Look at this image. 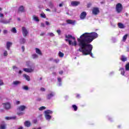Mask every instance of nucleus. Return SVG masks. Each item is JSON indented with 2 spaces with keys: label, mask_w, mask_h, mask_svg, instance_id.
<instances>
[{
  "label": "nucleus",
  "mask_w": 129,
  "mask_h": 129,
  "mask_svg": "<svg viewBox=\"0 0 129 129\" xmlns=\"http://www.w3.org/2000/svg\"><path fill=\"white\" fill-rule=\"evenodd\" d=\"M98 37V34L96 32H86L81 35L80 38L77 39L78 46H80L78 50L79 52L85 56L91 55V56L93 57V54L92 53L93 46L90 43Z\"/></svg>",
  "instance_id": "obj_1"
},
{
  "label": "nucleus",
  "mask_w": 129,
  "mask_h": 129,
  "mask_svg": "<svg viewBox=\"0 0 129 129\" xmlns=\"http://www.w3.org/2000/svg\"><path fill=\"white\" fill-rule=\"evenodd\" d=\"M116 11L118 14H120V13H121L122 12V9H123V7H122V5L120 3H118L116 5Z\"/></svg>",
  "instance_id": "obj_2"
},
{
  "label": "nucleus",
  "mask_w": 129,
  "mask_h": 129,
  "mask_svg": "<svg viewBox=\"0 0 129 129\" xmlns=\"http://www.w3.org/2000/svg\"><path fill=\"white\" fill-rule=\"evenodd\" d=\"M65 37L66 39H73L74 40V43L73 45L74 46H77V42H76V39L75 38V37L73 36L72 35L69 34V35H66Z\"/></svg>",
  "instance_id": "obj_3"
},
{
  "label": "nucleus",
  "mask_w": 129,
  "mask_h": 129,
  "mask_svg": "<svg viewBox=\"0 0 129 129\" xmlns=\"http://www.w3.org/2000/svg\"><path fill=\"white\" fill-rule=\"evenodd\" d=\"M92 14L93 15H94L95 16H97V15H98L100 11H99V8L97 7H94L92 9Z\"/></svg>",
  "instance_id": "obj_4"
},
{
  "label": "nucleus",
  "mask_w": 129,
  "mask_h": 129,
  "mask_svg": "<svg viewBox=\"0 0 129 129\" xmlns=\"http://www.w3.org/2000/svg\"><path fill=\"white\" fill-rule=\"evenodd\" d=\"M22 34L24 37H27V36H28V34H29V32L28 31L26 27H23L22 28Z\"/></svg>",
  "instance_id": "obj_5"
},
{
  "label": "nucleus",
  "mask_w": 129,
  "mask_h": 129,
  "mask_svg": "<svg viewBox=\"0 0 129 129\" xmlns=\"http://www.w3.org/2000/svg\"><path fill=\"white\" fill-rule=\"evenodd\" d=\"M25 12H26V11L25 10V7H24L23 6H21L18 8L17 13H25Z\"/></svg>",
  "instance_id": "obj_6"
},
{
  "label": "nucleus",
  "mask_w": 129,
  "mask_h": 129,
  "mask_svg": "<svg viewBox=\"0 0 129 129\" xmlns=\"http://www.w3.org/2000/svg\"><path fill=\"white\" fill-rule=\"evenodd\" d=\"M3 105L5 109H10L11 108V104L9 102L3 103Z\"/></svg>",
  "instance_id": "obj_7"
},
{
  "label": "nucleus",
  "mask_w": 129,
  "mask_h": 129,
  "mask_svg": "<svg viewBox=\"0 0 129 129\" xmlns=\"http://www.w3.org/2000/svg\"><path fill=\"white\" fill-rule=\"evenodd\" d=\"M87 15V13L86 12H83L80 16V18L81 20H84L85 18H86V16Z\"/></svg>",
  "instance_id": "obj_8"
},
{
  "label": "nucleus",
  "mask_w": 129,
  "mask_h": 129,
  "mask_svg": "<svg viewBox=\"0 0 129 129\" xmlns=\"http://www.w3.org/2000/svg\"><path fill=\"white\" fill-rule=\"evenodd\" d=\"M71 5L72 7H77L79 5H80V2L77 1H72L71 3Z\"/></svg>",
  "instance_id": "obj_9"
},
{
  "label": "nucleus",
  "mask_w": 129,
  "mask_h": 129,
  "mask_svg": "<svg viewBox=\"0 0 129 129\" xmlns=\"http://www.w3.org/2000/svg\"><path fill=\"white\" fill-rule=\"evenodd\" d=\"M7 124L4 121H3L0 124V129H6Z\"/></svg>",
  "instance_id": "obj_10"
},
{
  "label": "nucleus",
  "mask_w": 129,
  "mask_h": 129,
  "mask_svg": "<svg viewBox=\"0 0 129 129\" xmlns=\"http://www.w3.org/2000/svg\"><path fill=\"white\" fill-rule=\"evenodd\" d=\"M26 108H27V107H26V106H25V105H21V106H20L17 108V110H18L19 111H24V110H25V109Z\"/></svg>",
  "instance_id": "obj_11"
},
{
  "label": "nucleus",
  "mask_w": 129,
  "mask_h": 129,
  "mask_svg": "<svg viewBox=\"0 0 129 129\" xmlns=\"http://www.w3.org/2000/svg\"><path fill=\"white\" fill-rule=\"evenodd\" d=\"M24 125L26 127H30V126L32 125V123H31V121H30L29 120H26L24 122Z\"/></svg>",
  "instance_id": "obj_12"
},
{
  "label": "nucleus",
  "mask_w": 129,
  "mask_h": 129,
  "mask_svg": "<svg viewBox=\"0 0 129 129\" xmlns=\"http://www.w3.org/2000/svg\"><path fill=\"white\" fill-rule=\"evenodd\" d=\"M24 71L25 72H27V73H31L34 71V70L32 69H28V68H24L23 69Z\"/></svg>",
  "instance_id": "obj_13"
},
{
  "label": "nucleus",
  "mask_w": 129,
  "mask_h": 129,
  "mask_svg": "<svg viewBox=\"0 0 129 129\" xmlns=\"http://www.w3.org/2000/svg\"><path fill=\"white\" fill-rule=\"evenodd\" d=\"M35 50L36 54H38V55H40V56H42V55H43V53H42V51H41V50H40V49L36 48Z\"/></svg>",
  "instance_id": "obj_14"
},
{
  "label": "nucleus",
  "mask_w": 129,
  "mask_h": 129,
  "mask_svg": "<svg viewBox=\"0 0 129 129\" xmlns=\"http://www.w3.org/2000/svg\"><path fill=\"white\" fill-rule=\"evenodd\" d=\"M120 60H121L122 62H125V61H127V58L124 55H121Z\"/></svg>",
  "instance_id": "obj_15"
},
{
  "label": "nucleus",
  "mask_w": 129,
  "mask_h": 129,
  "mask_svg": "<svg viewBox=\"0 0 129 129\" xmlns=\"http://www.w3.org/2000/svg\"><path fill=\"white\" fill-rule=\"evenodd\" d=\"M53 96H54V93L52 92L50 94H48L47 96H46V98L47 99H51V98L52 97H53Z\"/></svg>",
  "instance_id": "obj_16"
},
{
  "label": "nucleus",
  "mask_w": 129,
  "mask_h": 129,
  "mask_svg": "<svg viewBox=\"0 0 129 129\" xmlns=\"http://www.w3.org/2000/svg\"><path fill=\"white\" fill-rule=\"evenodd\" d=\"M13 45V43L11 42H7L6 43L7 49V50H10V48H11V46Z\"/></svg>",
  "instance_id": "obj_17"
},
{
  "label": "nucleus",
  "mask_w": 129,
  "mask_h": 129,
  "mask_svg": "<svg viewBox=\"0 0 129 129\" xmlns=\"http://www.w3.org/2000/svg\"><path fill=\"white\" fill-rule=\"evenodd\" d=\"M44 116L47 120H50L52 118V116L49 114H45Z\"/></svg>",
  "instance_id": "obj_18"
},
{
  "label": "nucleus",
  "mask_w": 129,
  "mask_h": 129,
  "mask_svg": "<svg viewBox=\"0 0 129 129\" xmlns=\"http://www.w3.org/2000/svg\"><path fill=\"white\" fill-rule=\"evenodd\" d=\"M23 77L25 78L26 80H27V81H30V80H31L30 76L27 75L26 74H23Z\"/></svg>",
  "instance_id": "obj_19"
},
{
  "label": "nucleus",
  "mask_w": 129,
  "mask_h": 129,
  "mask_svg": "<svg viewBox=\"0 0 129 129\" xmlns=\"http://www.w3.org/2000/svg\"><path fill=\"white\" fill-rule=\"evenodd\" d=\"M45 114H52L53 111L50 110H46L44 111Z\"/></svg>",
  "instance_id": "obj_20"
},
{
  "label": "nucleus",
  "mask_w": 129,
  "mask_h": 129,
  "mask_svg": "<svg viewBox=\"0 0 129 129\" xmlns=\"http://www.w3.org/2000/svg\"><path fill=\"white\" fill-rule=\"evenodd\" d=\"M118 27L119 29H124V25L121 23H118Z\"/></svg>",
  "instance_id": "obj_21"
},
{
  "label": "nucleus",
  "mask_w": 129,
  "mask_h": 129,
  "mask_svg": "<svg viewBox=\"0 0 129 129\" xmlns=\"http://www.w3.org/2000/svg\"><path fill=\"white\" fill-rule=\"evenodd\" d=\"M70 38H67L65 39L66 42H69V45H73V42H72V41H71Z\"/></svg>",
  "instance_id": "obj_22"
},
{
  "label": "nucleus",
  "mask_w": 129,
  "mask_h": 129,
  "mask_svg": "<svg viewBox=\"0 0 129 129\" xmlns=\"http://www.w3.org/2000/svg\"><path fill=\"white\" fill-rule=\"evenodd\" d=\"M13 84L14 85H19V84H21V82L19 81H15L13 82Z\"/></svg>",
  "instance_id": "obj_23"
},
{
  "label": "nucleus",
  "mask_w": 129,
  "mask_h": 129,
  "mask_svg": "<svg viewBox=\"0 0 129 129\" xmlns=\"http://www.w3.org/2000/svg\"><path fill=\"white\" fill-rule=\"evenodd\" d=\"M128 34H125L123 38H122V41L123 42H125V41H126V39H127V37H128Z\"/></svg>",
  "instance_id": "obj_24"
},
{
  "label": "nucleus",
  "mask_w": 129,
  "mask_h": 129,
  "mask_svg": "<svg viewBox=\"0 0 129 129\" xmlns=\"http://www.w3.org/2000/svg\"><path fill=\"white\" fill-rule=\"evenodd\" d=\"M67 24L72 25L73 24H74L75 22L72 20H67Z\"/></svg>",
  "instance_id": "obj_25"
},
{
  "label": "nucleus",
  "mask_w": 129,
  "mask_h": 129,
  "mask_svg": "<svg viewBox=\"0 0 129 129\" xmlns=\"http://www.w3.org/2000/svg\"><path fill=\"white\" fill-rule=\"evenodd\" d=\"M26 43V39L22 38L20 39V44H25Z\"/></svg>",
  "instance_id": "obj_26"
},
{
  "label": "nucleus",
  "mask_w": 129,
  "mask_h": 129,
  "mask_svg": "<svg viewBox=\"0 0 129 129\" xmlns=\"http://www.w3.org/2000/svg\"><path fill=\"white\" fill-rule=\"evenodd\" d=\"M119 71H121V75H124V69L120 68Z\"/></svg>",
  "instance_id": "obj_27"
},
{
  "label": "nucleus",
  "mask_w": 129,
  "mask_h": 129,
  "mask_svg": "<svg viewBox=\"0 0 129 129\" xmlns=\"http://www.w3.org/2000/svg\"><path fill=\"white\" fill-rule=\"evenodd\" d=\"M72 107L74 109V111H77V109H78V107L76 105H73Z\"/></svg>",
  "instance_id": "obj_28"
},
{
  "label": "nucleus",
  "mask_w": 129,
  "mask_h": 129,
  "mask_svg": "<svg viewBox=\"0 0 129 129\" xmlns=\"http://www.w3.org/2000/svg\"><path fill=\"white\" fill-rule=\"evenodd\" d=\"M58 55L59 56L60 58H63V57H64V54L61 51H59Z\"/></svg>",
  "instance_id": "obj_29"
},
{
  "label": "nucleus",
  "mask_w": 129,
  "mask_h": 129,
  "mask_svg": "<svg viewBox=\"0 0 129 129\" xmlns=\"http://www.w3.org/2000/svg\"><path fill=\"white\" fill-rule=\"evenodd\" d=\"M125 69L126 71H129V62L127 63L126 64L125 67Z\"/></svg>",
  "instance_id": "obj_30"
},
{
  "label": "nucleus",
  "mask_w": 129,
  "mask_h": 129,
  "mask_svg": "<svg viewBox=\"0 0 129 129\" xmlns=\"http://www.w3.org/2000/svg\"><path fill=\"white\" fill-rule=\"evenodd\" d=\"M11 32L12 33H14V34H16L17 33V29H16V28L14 27L11 29Z\"/></svg>",
  "instance_id": "obj_31"
},
{
  "label": "nucleus",
  "mask_w": 129,
  "mask_h": 129,
  "mask_svg": "<svg viewBox=\"0 0 129 129\" xmlns=\"http://www.w3.org/2000/svg\"><path fill=\"white\" fill-rule=\"evenodd\" d=\"M49 7L50 8V9H53L54 8V5H53V3L51 2L49 3Z\"/></svg>",
  "instance_id": "obj_32"
},
{
  "label": "nucleus",
  "mask_w": 129,
  "mask_h": 129,
  "mask_svg": "<svg viewBox=\"0 0 129 129\" xmlns=\"http://www.w3.org/2000/svg\"><path fill=\"white\" fill-rule=\"evenodd\" d=\"M33 20H34V21H36V22H39L40 21V20H39V18H38V17L35 16H33Z\"/></svg>",
  "instance_id": "obj_33"
},
{
  "label": "nucleus",
  "mask_w": 129,
  "mask_h": 129,
  "mask_svg": "<svg viewBox=\"0 0 129 129\" xmlns=\"http://www.w3.org/2000/svg\"><path fill=\"white\" fill-rule=\"evenodd\" d=\"M39 56H38V54L35 53L32 54V57L33 59H36V58H38Z\"/></svg>",
  "instance_id": "obj_34"
},
{
  "label": "nucleus",
  "mask_w": 129,
  "mask_h": 129,
  "mask_svg": "<svg viewBox=\"0 0 129 129\" xmlns=\"http://www.w3.org/2000/svg\"><path fill=\"white\" fill-rule=\"evenodd\" d=\"M44 109H46V107L41 106V107L39 108V110H40V111L44 110Z\"/></svg>",
  "instance_id": "obj_35"
},
{
  "label": "nucleus",
  "mask_w": 129,
  "mask_h": 129,
  "mask_svg": "<svg viewBox=\"0 0 129 129\" xmlns=\"http://www.w3.org/2000/svg\"><path fill=\"white\" fill-rule=\"evenodd\" d=\"M40 17L41 18H43L44 19H46V15L44 13H42L40 14Z\"/></svg>",
  "instance_id": "obj_36"
},
{
  "label": "nucleus",
  "mask_w": 129,
  "mask_h": 129,
  "mask_svg": "<svg viewBox=\"0 0 129 129\" xmlns=\"http://www.w3.org/2000/svg\"><path fill=\"white\" fill-rule=\"evenodd\" d=\"M47 35H48V36H50V37H54L55 36V34H54V33H48Z\"/></svg>",
  "instance_id": "obj_37"
},
{
  "label": "nucleus",
  "mask_w": 129,
  "mask_h": 129,
  "mask_svg": "<svg viewBox=\"0 0 129 129\" xmlns=\"http://www.w3.org/2000/svg\"><path fill=\"white\" fill-rule=\"evenodd\" d=\"M2 23H3V24H10V21L4 20L2 21Z\"/></svg>",
  "instance_id": "obj_38"
},
{
  "label": "nucleus",
  "mask_w": 129,
  "mask_h": 129,
  "mask_svg": "<svg viewBox=\"0 0 129 129\" xmlns=\"http://www.w3.org/2000/svg\"><path fill=\"white\" fill-rule=\"evenodd\" d=\"M57 81H58V82H59V86H61V81H62V79H61V78H58V79H57Z\"/></svg>",
  "instance_id": "obj_39"
},
{
  "label": "nucleus",
  "mask_w": 129,
  "mask_h": 129,
  "mask_svg": "<svg viewBox=\"0 0 129 129\" xmlns=\"http://www.w3.org/2000/svg\"><path fill=\"white\" fill-rule=\"evenodd\" d=\"M23 89H24V90H29V87L27 86H23Z\"/></svg>",
  "instance_id": "obj_40"
},
{
  "label": "nucleus",
  "mask_w": 129,
  "mask_h": 129,
  "mask_svg": "<svg viewBox=\"0 0 129 129\" xmlns=\"http://www.w3.org/2000/svg\"><path fill=\"white\" fill-rule=\"evenodd\" d=\"M6 119H7L8 120H10V119H13V118L15 119L16 118V117H6Z\"/></svg>",
  "instance_id": "obj_41"
},
{
  "label": "nucleus",
  "mask_w": 129,
  "mask_h": 129,
  "mask_svg": "<svg viewBox=\"0 0 129 129\" xmlns=\"http://www.w3.org/2000/svg\"><path fill=\"white\" fill-rule=\"evenodd\" d=\"M24 114H25V113L23 112H17L18 115H23Z\"/></svg>",
  "instance_id": "obj_42"
},
{
  "label": "nucleus",
  "mask_w": 129,
  "mask_h": 129,
  "mask_svg": "<svg viewBox=\"0 0 129 129\" xmlns=\"http://www.w3.org/2000/svg\"><path fill=\"white\" fill-rule=\"evenodd\" d=\"M4 56L5 57H7L8 56V51L7 50H5L4 52Z\"/></svg>",
  "instance_id": "obj_43"
},
{
  "label": "nucleus",
  "mask_w": 129,
  "mask_h": 129,
  "mask_svg": "<svg viewBox=\"0 0 129 129\" xmlns=\"http://www.w3.org/2000/svg\"><path fill=\"white\" fill-rule=\"evenodd\" d=\"M2 85H4V81H3L2 80L0 79V86H2Z\"/></svg>",
  "instance_id": "obj_44"
},
{
  "label": "nucleus",
  "mask_w": 129,
  "mask_h": 129,
  "mask_svg": "<svg viewBox=\"0 0 129 129\" xmlns=\"http://www.w3.org/2000/svg\"><path fill=\"white\" fill-rule=\"evenodd\" d=\"M63 5H64V3L61 2L60 4H59V7L61 8V7H63Z\"/></svg>",
  "instance_id": "obj_45"
},
{
  "label": "nucleus",
  "mask_w": 129,
  "mask_h": 129,
  "mask_svg": "<svg viewBox=\"0 0 129 129\" xmlns=\"http://www.w3.org/2000/svg\"><path fill=\"white\" fill-rule=\"evenodd\" d=\"M56 32H57V34H58L59 35H61V30H57L56 31Z\"/></svg>",
  "instance_id": "obj_46"
},
{
  "label": "nucleus",
  "mask_w": 129,
  "mask_h": 129,
  "mask_svg": "<svg viewBox=\"0 0 129 129\" xmlns=\"http://www.w3.org/2000/svg\"><path fill=\"white\" fill-rule=\"evenodd\" d=\"M91 5H92L91 3L88 4L87 8H90L91 7Z\"/></svg>",
  "instance_id": "obj_47"
},
{
  "label": "nucleus",
  "mask_w": 129,
  "mask_h": 129,
  "mask_svg": "<svg viewBox=\"0 0 129 129\" xmlns=\"http://www.w3.org/2000/svg\"><path fill=\"white\" fill-rule=\"evenodd\" d=\"M41 27H42V28H45V24H44L43 23H41Z\"/></svg>",
  "instance_id": "obj_48"
},
{
  "label": "nucleus",
  "mask_w": 129,
  "mask_h": 129,
  "mask_svg": "<svg viewBox=\"0 0 129 129\" xmlns=\"http://www.w3.org/2000/svg\"><path fill=\"white\" fill-rule=\"evenodd\" d=\"M3 33H4V35H6V34H8V30H4Z\"/></svg>",
  "instance_id": "obj_49"
},
{
  "label": "nucleus",
  "mask_w": 129,
  "mask_h": 129,
  "mask_svg": "<svg viewBox=\"0 0 129 129\" xmlns=\"http://www.w3.org/2000/svg\"><path fill=\"white\" fill-rule=\"evenodd\" d=\"M45 24L47 26L50 25V23H49L48 21H45Z\"/></svg>",
  "instance_id": "obj_50"
},
{
  "label": "nucleus",
  "mask_w": 129,
  "mask_h": 129,
  "mask_svg": "<svg viewBox=\"0 0 129 129\" xmlns=\"http://www.w3.org/2000/svg\"><path fill=\"white\" fill-rule=\"evenodd\" d=\"M40 90H41V91H45L46 90V89H45L44 88H41L40 89Z\"/></svg>",
  "instance_id": "obj_51"
},
{
  "label": "nucleus",
  "mask_w": 129,
  "mask_h": 129,
  "mask_svg": "<svg viewBox=\"0 0 129 129\" xmlns=\"http://www.w3.org/2000/svg\"><path fill=\"white\" fill-rule=\"evenodd\" d=\"M20 103H21V102H20V101H16V104H17V105H18V104H20Z\"/></svg>",
  "instance_id": "obj_52"
},
{
  "label": "nucleus",
  "mask_w": 129,
  "mask_h": 129,
  "mask_svg": "<svg viewBox=\"0 0 129 129\" xmlns=\"http://www.w3.org/2000/svg\"><path fill=\"white\" fill-rule=\"evenodd\" d=\"M22 49L23 50V52H25V46H22Z\"/></svg>",
  "instance_id": "obj_53"
},
{
  "label": "nucleus",
  "mask_w": 129,
  "mask_h": 129,
  "mask_svg": "<svg viewBox=\"0 0 129 129\" xmlns=\"http://www.w3.org/2000/svg\"><path fill=\"white\" fill-rule=\"evenodd\" d=\"M59 74H60V75H62L63 74V71H60L59 72Z\"/></svg>",
  "instance_id": "obj_54"
},
{
  "label": "nucleus",
  "mask_w": 129,
  "mask_h": 129,
  "mask_svg": "<svg viewBox=\"0 0 129 129\" xmlns=\"http://www.w3.org/2000/svg\"><path fill=\"white\" fill-rule=\"evenodd\" d=\"M4 17V14L2 13H0V18H3Z\"/></svg>",
  "instance_id": "obj_55"
},
{
  "label": "nucleus",
  "mask_w": 129,
  "mask_h": 129,
  "mask_svg": "<svg viewBox=\"0 0 129 129\" xmlns=\"http://www.w3.org/2000/svg\"><path fill=\"white\" fill-rule=\"evenodd\" d=\"M41 98H38L37 99V101H41Z\"/></svg>",
  "instance_id": "obj_56"
},
{
  "label": "nucleus",
  "mask_w": 129,
  "mask_h": 129,
  "mask_svg": "<svg viewBox=\"0 0 129 129\" xmlns=\"http://www.w3.org/2000/svg\"><path fill=\"white\" fill-rule=\"evenodd\" d=\"M44 35H45V33L44 32H42L41 34H40V36H44Z\"/></svg>",
  "instance_id": "obj_57"
},
{
  "label": "nucleus",
  "mask_w": 129,
  "mask_h": 129,
  "mask_svg": "<svg viewBox=\"0 0 129 129\" xmlns=\"http://www.w3.org/2000/svg\"><path fill=\"white\" fill-rule=\"evenodd\" d=\"M37 119H35V120H33V122H34V123H37Z\"/></svg>",
  "instance_id": "obj_58"
},
{
  "label": "nucleus",
  "mask_w": 129,
  "mask_h": 129,
  "mask_svg": "<svg viewBox=\"0 0 129 129\" xmlns=\"http://www.w3.org/2000/svg\"><path fill=\"white\" fill-rule=\"evenodd\" d=\"M45 10L46 11V12H51V10L49 9H46Z\"/></svg>",
  "instance_id": "obj_59"
},
{
  "label": "nucleus",
  "mask_w": 129,
  "mask_h": 129,
  "mask_svg": "<svg viewBox=\"0 0 129 129\" xmlns=\"http://www.w3.org/2000/svg\"><path fill=\"white\" fill-rule=\"evenodd\" d=\"M18 68L16 66H13V69H17Z\"/></svg>",
  "instance_id": "obj_60"
},
{
  "label": "nucleus",
  "mask_w": 129,
  "mask_h": 129,
  "mask_svg": "<svg viewBox=\"0 0 129 129\" xmlns=\"http://www.w3.org/2000/svg\"><path fill=\"white\" fill-rule=\"evenodd\" d=\"M77 98H79V97H80V95L77 94Z\"/></svg>",
  "instance_id": "obj_61"
},
{
  "label": "nucleus",
  "mask_w": 129,
  "mask_h": 129,
  "mask_svg": "<svg viewBox=\"0 0 129 129\" xmlns=\"http://www.w3.org/2000/svg\"><path fill=\"white\" fill-rule=\"evenodd\" d=\"M22 71H19V74H22Z\"/></svg>",
  "instance_id": "obj_62"
},
{
  "label": "nucleus",
  "mask_w": 129,
  "mask_h": 129,
  "mask_svg": "<svg viewBox=\"0 0 129 129\" xmlns=\"http://www.w3.org/2000/svg\"><path fill=\"white\" fill-rule=\"evenodd\" d=\"M55 62L56 63H58V62H59V60H55Z\"/></svg>",
  "instance_id": "obj_63"
},
{
  "label": "nucleus",
  "mask_w": 129,
  "mask_h": 129,
  "mask_svg": "<svg viewBox=\"0 0 129 129\" xmlns=\"http://www.w3.org/2000/svg\"><path fill=\"white\" fill-rule=\"evenodd\" d=\"M18 129H23V127L22 126H20L18 128Z\"/></svg>",
  "instance_id": "obj_64"
}]
</instances>
